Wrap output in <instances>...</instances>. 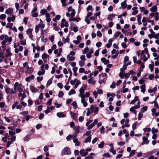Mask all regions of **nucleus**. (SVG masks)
Here are the masks:
<instances>
[{"label": "nucleus", "mask_w": 159, "mask_h": 159, "mask_svg": "<svg viewBox=\"0 0 159 159\" xmlns=\"http://www.w3.org/2000/svg\"><path fill=\"white\" fill-rule=\"evenodd\" d=\"M52 77L49 79L47 82V85H49L52 83Z\"/></svg>", "instance_id": "46"}, {"label": "nucleus", "mask_w": 159, "mask_h": 159, "mask_svg": "<svg viewBox=\"0 0 159 159\" xmlns=\"http://www.w3.org/2000/svg\"><path fill=\"white\" fill-rule=\"evenodd\" d=\"M64 95V93L62 91H59L58 96L59 98H61Z\"/></svg>", "instance_id": "55"}, {"label": "nucleus", "mask_w": 159, "mask_h": 159, "mask_svg": "<svg viewBox=\"0 0 159 159\" xmlns=\"http://www.w3.org/2000/svg\"><path fill=\"white\" fill-rule=\"evenodd\" d=\"M81 102L83 103L84 107H86L87 106L88 104L86 102L85 99L84 98H81Z\"/></svg>", "instance_id": "19"}, {"label": "nucleus", "mask_w": 159, "mask_h": 159, "mask_svg": "<svg viewBox=\"0 0 159 159\" xmlns=\"http://www.w3.org/2000/svg\"><path fill=\"white\" fill-rule=\"evenodd\" d=\"M45 70H43V71L42 70V71H39L38 72V75H43L45 73Z\"/></svg>", "instance_id": "53"}, {"label": "nucleus", "mask_w": 159, "mask_h": 159, "mask_svg": "<svg viewBox=\"0 0 159 159\" xmlns=\"http://www.w3.org/2000/svg\"><path fill=\"white\" fill-rule=\"evenodd\" d=\"M31 134H28L25 137L24 139V141L26 142L28 141L30 139V137L31 136Z\"/></svg>", "instance_id": "27"}, {"label": "nucleus", "mask_w": 159, "mask_h": 159, "mask_svg": "<svg viewBox=\"0 0 159 159\" xmlns=\"http://www.w3.org/2000/svg\"><path fill=\"white\" fill-rule=\"evenodd\" d=\"M28 111H24L20 113V114L21 115H22L24 116H27V115H28Z\"/></svg>", "instance_id": "54"}, {"label": "nucleus", "mask_w": 159, "mask_h": 159, "mask_svg": "<svg viewBox=\"0 0 159 159\" xmlns=\"http://www.w3.org/2000/svg\"><path fill=\"white\" fill-rule=\"evenodd\" d=\"M81 82L80 80H77V82L75 84V86L74 87L75 89H76L78 87V85L81 84Z\"/></svg>", "instance_id": "38"}, {"label": "nucleus", "mask_w": 159, "mask_h": 159, "mask_svg": "<svg viewBox=\"0 0 159 159\" xmlns=\"http://www.w3.org/2000/svg\"><path fill=\"white\" fill-rule=\"evenodd\" d=\"M5 91L7 94L11 95L15 93L12 89L7 86L5 87Z\"/></svg>", "instance_id": "4"}, {"label": "nucleus", "mask_w": 159, "mask_h": 159, "mask_svg": "<svg viewBox=\"0 0 159 159\" xmlns=\"http://www.w3.org/2000/svg\"><path fill=\"white\" fill-rule=\"evenodd\" d=\"M135 151L134 150H132L130 153L129 157H132L135 154Z\"/></svg>", "instance_id": "50"}, {"label": "nucleus", "mask_w": 159, "mask_h": 159, "mask_svg": "<svg viewBox=\"0 0 159 159\" xmlns=\"http://www.w3.org/2000/svg\"><path fill=\"white\" fill-rule=\"evenodd\" d=\"M74 130L75 132V134H77L79 132V128L78 126H75L74 128Z\"/></svg>", "instance_id": "37"}, {"label": "nucleus", "mask_w": 159, "mask_h": 159, "mask_svg": "<svg viewBox=\"0 0 159 159\" xmlns=\"http://www.w3.org/2000/svg\"><path fill=\"white\" fill-rule=\"evenodd\" d=\"M91 139V136L89 135L86 138L84 141V142L85 143H87L88 142H90Z\"/></svg>", "instance_id": "17"}, {"label": "nucleus", "mask_w": 159, "mask_h": 159, "mask_svg": "<svg viewBox=\"0 0 159 159\" xmlns=\"http://www.w3.org/2000/svg\"><path fill=\"white\" fill-rule=\"evenodd\" d=\"M115 93H108L107 94V98H108V97H109L110 96L114 97L115 96Z\"/></svg>", "instance_id": "44"}, {"label": "nucleus", "mask_w": 159, "mask_h": 159, "mask_svg": "<svg viewBox=\"0 0 159 159\" xmlns=\"http://www.w3.org/2000/svg\"><path fill=\"white\" fill-rule=\"evenodd\" d=\"M127 69V66L124 65L122 68L120 69V72H123L124 71Z\"/></svg>", "instance_id": "40"}, {"label": "nucleus", "mask_w": 159, "mask_h": 159, "mask_svg": "<svg viewBox=\"0 0 159 159\" xmlns=\"http://www.w3.org/2000/svg\"><path fill=\"white\" fill-rule=\"evenodd\" d=\"M67 58L70 61H72L75 59V57L73 56L70 57V55H68L67 56Z\"/></svg>", "instance_id": "29"}, {"label": "nucleus", "mask_w": 159, "mask_h": 159, "mask_svg": "<svg viewBox=\"0 0 159 159\" xmlns=\"http://www.w3.org/2000/svg\"><path fill=\"white\" fill-rule=\"evenodd\" d=\"M101 61L105 64L106 65L109 62L108 60H107L105 57H102L101 59Z\"/></svg>", "instance_id": "15"}, {"label": "nucleus", "mask_w": 159, "mask_h": 159, "mask_svg": "<svg viewBox=\"0 0 159 159\" xmlns=\"http://www.w3.org/2000/svg\"><path fill=\"white\" fill-rule=\"evenodd\" d=\"M130 75V73H124V78L125 79H128L129 78Z\"/></svg>", "instance_id": "47"}, {"label": "nucleus", "mask_w": 159, "mask_h": 159, "mask_svg": "<svg viewBox=\"0 0 159 159\" xmlns=\"http://www.w3.org/2000/svg\"><path fill=\"white\" fill-rule=\"evenodd\" d=\"M99 83L100 84L104 83L107 79V74L105 73H102L99 75Z\"/></svg>", "instance_id": "2"}, {"label": "nucleus", "mask_w": 159, "mask_h": 159, "mask_svg": "<svg viewBox=\"0 0 159 159\" xmlns=\"http://www.w3.org/2000/svg\"><path fill=\"white\" fill-rule=\"evenodd\" d=\"M121 34V32L120 31H117L113 35V39H116V38L118 37Z\"/></svg>", "instance_id": "25"}, {"label": "nucleus", "mask_w": 159, "mask_h": 159, "mask_svg": "<svg viewBox=\"0 0 159 159\" xmlns=\"http://www.w3.org/2000/svg\"><path fill=\"white\" fill-rule=\"evenodd\" d=\"M33 30L32 29L29 28L26 31V33L30 39H32L33 37V35L32 34Z\"/></svg>", "instance_id": "6"}, {"label": "nucleus", "mask_w": 159, "mask_h": 159, "mask_svg": "<svg viewBox=\"0 0 159 159\" xmlns=\"http://www.w3.org/2000/svg\"><path fill=\"white\" fill-rule=\"evenodd\" d=\"M94 108V105H91L90 107V108H89L90 111L92 112V113L93 112Z\"/></svg>", "instance_id": "60"}, {"label": "nucleus", "mask_w": 159, "mask_h": 159, "mask_svg": "<svg viewBox=\"0 0 159 159\" xmlns=\"http://www.w3.org/2000/svg\"><path fill=\"white\" fill-rule=\"evenodd\" d=\"M30 90L33 93H36L38 91V90L37 89L34 87V86L30 85Z\"/></svg>", "instance_id": "9"}, {"label": "nucleus", "mask_w": 159, "mask_h": 159, "mask_svg": "<svg viewBox=\"0 0 159 159\" xmlns=\"http://www.w3.org/2000/svg\"><path fill=\"white\" fill-rule=\"evenodd\" d=\"M70 114L71 115V117L73 118L74 120H77V117L75 113L71 111L70 112Z\"/></svg>", "instance_id": "14"}, {"label": "nucleus", "mask_w": 159, "mask_h": 159, "mask_svg": "<svg viewBox=\"0 0 159 159\" xmlns=\"http://www.w3.org/2000/svg\"><path fill=\"white\" fill-rule=\"evenodd\" d=\"M137 9L138 8L137 7H134L132 8V10L133 11L132 12V15H135L138 13L139 11L137 10Z\"/></svg>", "instance_id": "11"}, {"label": "nucleus", "mask_w": 159, "mask_h": 159, "mask_svg": "<svg viewBox=\"0 0 159 159\" xmlns=\"http://www.w3.org/2000/svg\"><path fill=\"white\" fill-rule=\"evenodd\" d=\"M61 153L62 155H70L71 152L70 149L67 147H66L62 150Z\"/></svg>", "instance_id": "3"}, {"label": "nucleus", "mask_w": 159, "mask_h": 159, "mask_svg": "<svg viewBox=\"0 0 159 159\" xmlns=\"http://www.w3.org/2000/svg\"><path fill=\"white\" fill-rule=\"evenodd\" d=\"M6 52L7 54L4 56L6 57H11L12 55V53L10 52V50L9 48H7L6 50Z\"/></svg>", "instance_id": "8"}, {"label": "nucleus", "mask_w": 159, "mask_h": 159, "mask_svg": "<svg viewBox=\"0 0 159 159\" xmlns=\"http://www.w3.org/2000/svg\"><path fill=\"white\" fill-rule=\"evenodd\" d=\"M109 151L111 152L113 155H114L116 153V152L115 150H114V148L113 147H111V148L110 149Z\"/></svg>", "instance_id": "41"}, {"label": "nucleus", "mask_w": 159, "mask_h": 159, "mask_svg": "<svg viewBox=\"0 0 159 159\" xmlns=\"http://www.w3.org/2000/svg\"><path fill=\"white\" fill-rule=\"evenodd\" d=\"M104 145V142L102 141L101 142L100 144H98V147L99 148H102L103 147Z\"/></svg>", "instance_id": "39"}, {"label": "nucleus", "mask_w": 159, "mask_h": 159, "mask_svg": "<svg viewBox=\"0 0 159 159\" xmlns=\"http://www.w3.org/2000/svg\"><path fill=\"white\" fill-rule=\"evenodd\" d=\"M142 21L144 23L143 24V26H146L147 25V23L146 21V18L145 17H143Z\"/></svg>", "instance_id": "28"}, {"label": "nucleus", "mask_w": 159, "mask_h": 159, "mask_svg": "<svg viewBox=\"0 0 159 159\" xmlns=\"http://www.w3.org/2000/svg\"><path fill=\"white\" fill-rule=\"evenodd\" d=\"M47 12V11L46 9H42L40 11V13L41 14L44 15Z\"/></svg>", "instance_id": "62"}, {"label": "nucleus", "mask_w": 159, "mask_h": 159, "mask_svg": "<svg viewBox=\"0 0 159 159\" xmlns=\"http://www.w3.org/2000/svg\"><path fill=\"white\" fill-rule=\"evenodd\" d=\"M90 95V93L89 92H86L85 95L84 94L83 95V96H82V97H81V98H84L85 97L88 98L89 97Z\"/></svg>", "instance_id": "35"}, {"label": "nucleus", "mask_w": 159, "mask_h": 159, "mask_svg": "<svg viewBox=\"0 0 159 159\" xmlns=\"http://www.w3.org/2000/svg\"><path fill=\"white\" fill-rule=\"evenodd\" d=\"M75 10L74 9H73L72 11H71V15H70V16L72 17H74L75 16Z\"/></svg>", "instance_id": "52"}, {"label": "nucleus", "mask_w": 159, "mask_h": 159, "mask_svg": "<svg viewBox=\"0 0 159 159\" xmlns=\"http://www.w3.org/2000/svg\"><path fill=\"white\" fill-rule=\"evenodd\" d=\"M42 59L43 60L44 59L46 58L47 57V54L45 53H43L42 56Z\"/></svg>", "instance_id": "64"}, {"label": "nucleus", "mask_w": 159, "mask_h": 159, "mask_svg": "<svg viewBox=\"0 0 159 159\" xmlns=\"http://www.w3.org/2000/svg\"><path fill=\"white\" fill-rule=\"evenodd\" d=\"M156 109L155 108H152L151 110L152 112V116H154V113L156 112Z\"/></svg>", "instance_id": "56"}, {"label": "nucleus", "mask_w": 159, "mask_h": 159, "mask_svg": "<svg viewBox=\"0 0 159 159\" xmlns=\"http://www.w3.org/2000/svg\"><path fill=\"white\" fill-rule=\"evenodd\" d=\"M89 48L88 47H87L85 48L83 50V51L82 52V53L83 54H85V53H87L88 51H89Z\"/></svg>", "instance_id": "43"}, {"label": "nucleus", "mask_w": 159, "mask_h": 159, "mask_svg": "<svg viewBox=\"0 0 159 159\" xmlns=\"http://www.w3.org/2000/svg\"><path fill=\"white\" fill-rule=\"evenodd\" d=\"M79 64L80 66H83L84 65V61H79Z\"/></svg>", "instance_id": "48"}, {"label": "nucleus", "mask_w": 159, "mask_h": 159, "mask_svg": "<svg viewBox=\"0 0 159 159\" xmlns=\"http://www.w3.org/2000/svg\"><path fill=\"white\" fill-rule=\"evenodd\" d=\"M4 39V40L6 41L7 42H8L9 43H10L12 41L11 37H9L7 35H5Z\"/></svg>", "instance_id": "12"}, {"label": "nucleus", "mask_w": 159, "mask_h": 159, "mask_svg": "<svg viewBox=\"0 0 159 159\" xmlns=\"http://www.w3.org/2000/svg\"><path fill=\"white\" fill-rule=\"evenodd\" d=\"M57 116L59 117H64L66 116L65 114H64L62 112H58L57 114Z\"/></svg>", "instance_id": "24"}, {"label": "nucleus", "mask_w": 159, "mask_h": 159, "mask_svg": "<svg viewBox=\"0 0 159 159\" xmlns=\"http://www.w3.org/2000/svg\"><path fill=\"white\" fill-rule=\"evenodd\" d=\"M137 21L139 25H140L142 24V22L141 21V14H139L137 16Z\"/></svg>", "instance_id": "21"}, {"label": "nucleus", "mask_w": 159, "mask_h": 159, "mask_svg": "<svg viewBox=\"0 0 159 159\" xmlns=\"http://www.w3.org/2000/svg\"><path fill=\"white\" fill-rule=\"evenodd\" d=\"M87 86L84 85L83 86V87H81L80 88V89L79 90L80 94L79 95V96L81 98L82 97V96L84 94V90L86 88Z\"/></svg>", "instance_id": "5"}, {"label": "nucleus", "mask_w": 159, "mask_h": 159, "mask_svg": "<svg viewBox=\"0 0 159 159\" xmlns=\"http://www.w3.org/2000/svg\"><path fill=\"white\" fill-rule=\"evenodd\" d=\"M19 104V102L17 101L15 102L12 106V109L14 110Z\"/></svg>", "instance_id": "31"}, {"label": "nucleus", "mask_w": 159, "mask_h": 159, "mask_svg": "<svg viewBox=\"0 0 159 159\" xmlns=\"http://www.w3.org/2000/svg\"><path fill=\"white\" fill-rule=\"evenodd\" d=\"M147 109H148L147 107L146 106H145L143 107L142 108V109L141 110V111L142 112H145V111H147Z\"/></svg>", "instance_id": "58"}, {"label": "nucleus", "mask_w": 159, "mask_h": 159, "mask_svg": "<svg viewBox=\"0 0 159 159\" xmlns=\"http://www.w3.org/2000/svg\"><path fill=\"white\" fill-rule=\"evenodd\" d=\"M113 40L111 39H110L108 40V43L106 45V47L107 48H110L112 45V43Z\"/></svg>", "instance_id": "22"}, {"label": "nucleus", "mask_w": 159, "mask_h": 159, "mask_svg": "<svg viewBox=\"0 0 159 159\" xmlns=\"http://www.w3.org/2000/svg\"><path fill=\"white\" fill-rule=\"evenodd\" d=\"M115 16L114 14H110L109 15L108 17L107 18V19L110 20H112V17L114 16Z\"/></svg>", "instance_id": "36"}, {"label": "nucleus", "mask_w": 159, "mask_h": 159, "mask_svg": "<svg viewBox=\"0 0 159 159\" xmlns=\"http://www.w3.org/2000/svg\"><path fill=\"white\" fill-rule=\"evenodd\" d=\"M32 13V16L33 17H37L38 16V14L37 12H33L31 13Z\"/></svg>", "instance_id": "61"}, {"label": "nucleus", "mask_w": 159, "mask_h": 159, "mask_svg": "<svg viewBox=\"0 0 159 159\" xmlns=\"http://www.w3.org/2000/svg\"><path fill=\"white\" fill-rule=\"evenodd\" d=\"M76 93L75 90L73 89H71L70 91L68 93V94L69 95H71L72 94H75Z\"/></svg>", "instance_id": "34"}, {"label": "nucleus", "mask_w": 159, "mask_h": 159, "mask_svg": "<svg viewBox=\"0 0 159 159\" xmlns=\"http://www.w3.org/2000/svg\"><path fill=\"white\" fill-rule=\"evenodd\" d=\"M13 25V24L12 23H7V25L6 26V28H9L10 29H12V27Z\"/></svg>", "instance_id": "32"}, {"label": "nucleus", "mask_w": 159, "mask_h": 159, "mask_svg": "<svg viewBox=\"0 0 159 159\" xmlns=\"http://www.w3.org/2000/svg\"><path fill=\"white\" fill-rule=\"evenodd\" d=\"M73 142L75 143V146H79L80 145V142L78 141L77 138L75 139L73 141Z\"/></svg>", "instance_id": "18"}, {"label": "nucleus", "mask_w": 159, "mask_h": 159, "mask_svg": "<svg viewBox=\"0 0 159 159\" xmlns=\"http://www.w3.org/2000/svg\"><path fill=\"white\" fill-rule=\"evenodd\" d=\"M149 57L150 55L147 48H145L144 50L142 51L140 57V60H142L144 62H145Z\"/></svg>", "instance_id": "1"}, {"label": "nucleus", "mask_w": 159, "mask_h": 159, "mask_svg": "<svg viewBox=\"0 0 159 159\" xmlns=\"http://www.w3.org/2000/svg\"><path fill=\"white\" fill-rule=\"evenodd\" d=\"M158 132V129H156L155 128L153 127L152 129V132L153 134H154V133H157Z\"/></svg>", "instance_id": "49"}, {"label": "nucleus", "mask_w": 159, "mask_h": 159, "mask_svg": "<svg viewBox=\"0 0 159 159\" xmlns=\"http://www.w3.org/2000/svg\"><path fill=\"white\" fill-rule=\"evenodd\" d=\"M46 17V20L48 22H49L51 20V19L50 18V14L48 13H46L45 14Z\"/></svg>", "instance_id": "20"}, {"label": "nucleus", "mask_w": 159, "mask_h": 159, "mask_svg": "<svg viewBox=\"0 0 159 159\" xmlns=\"http://www.w3.org/2000/svg\"><path fill=\"white\" fill-rule=\"evenodd\" d=\"M11 10L10 8H8L5 11V13L7 14H9L11 13Z\"/></svg>", "instance_id": "51"}, {"label": "nucleus", "mask_w": 159, "mask_h": 159, "mask_svg": "<svg viewBox=\"0 0 159 159\" xmlns=\"http://www.w3.org/2000/svg\"><path fill=\"white\" fill-rule=\"evenodd\" d=\"M34 75H32L31 76L27 77L26 78L25 80L27 82H29L30 80H33L34 79Z\"/></svg>", "instance_id": "13"}, {"label": "nucleus", "mask_w": 159, "mask_h": 159, "mask_svg": "<svg viewBox=\"0 0 159 159\" xmlns=\"http://www.w3.org/2000/svg\"><path fill=\"white\" fill-rule=\"evenodd\" d=\"M143 141L142 143V145H143L145 143L148 144L149 143V140H148V138L145 136H143Z\"/></svg>", "instance_id": "10"}, {"label": "nucleus", "mask_w": 159, "mask_h": 159, "mask_svg": "<svg viewBox=\"0 0 159 159\" xmlns=\"http://www.w3.org/2000/svg\"><path fill=\"white\" fill-rule=\"evenodd\" d=\"M44 33H41V40L42 42L45 43L47 41V39H45L44 41Z\"/></svg>", "instance_id": "42"}, {"label": "nucleus", "mask_w": 159, "mask_h": 159, "mask_svg": "<svg viewBox=\"0 0 159 159\" xmlns=\"http://www.w3.org/2000/svg\"><path fill=\"white\" fill-rule=\"evenodd\" d=\"M148 66L149 68L150 69L151 71H153L154 66V65L152 64H149Z\"/></svg>", "instance_id": "59"}, {"label": "nucleus", "mask_w": 159, "mask_h": 159, "mask_svg": "<svg viewBox=\"0 0 159 159\" xmlns=\"http://www.w3.org/2000/svg\"><path fill=\"white\" fill-rule=\"evenodd\" d=\"M97 35L98 36L101 37L102 35V34L100 31H98L97 33Z\"/></svg>", "instance_id": "63"}, {"label": "nucleus", "mask_w": 159, "mask_h": 159, "mask_svg": "<svg viewBox=\"0 0 159 159\" xmlns=\"http://www.w3.org/2000/svg\"><path fill=\"white\" fill-rule=\"evenodd\" d=\"M143 114L141 112H139L138 114V120H140L141 118L143 117Z\"/></svg>", "instance_id": "57"}, {"label": "nucleus", "mask_w": 159, "mask_h": 159, "mask_svg": "<svg viewBox=\"0 0 159 159\" xmlns=\"http://www.w3.org/2000/svg\"><path fill=\"white\" fill-rule=\"evenodd\" d=\"M157 10V7L156 6H153L150 9V10L151 11L155 12Z\"/></svg>", "instance_id": "30"}, {"label": "nucleus", "mask_w": 159, "mask_h": 159, "mask_svg": "<svg viewBox=\"0 0 159 159\" xmlns=\"http://www.w3.org/2000/svg\"><path fill=\"white\" fill-rule=\"evenodd\" d=\"M97 119H96L94 120L93 123L90 124L89 126H88L87 128L89 130L91 129L95 125L97 124Z\"/></svg>", "instance_id": "7"}, {"label": "nucleus", "mask_w": 159, "mask_h": 159, "mask_svg": "<svg viewBox=\"0 0 159 159\" xmlns=\"http://www.w3.org/2000/svg\"><path fill=\"white\" fill-rule=\"evenodd\" d=\"M145 84L142 85L140 87V89H141V92L142 93H144L145 91Z\"/></svg>", "instance_id": "26"}, {"label": "nucleus", "mask_w": 159, "mask_h": 159, "mask_svg": "<svg viewBox=\"0 0 159 159\" xmlns=\"http://www.w3.org/2000/svg\"><path fill=\"white\" fill-rule=\"evenodd\" d=\"M126 1L125 0L123 2H122L121 3V7L124 9H125L127 6V5L126 3Z\"/></svg>", "instance_id": "23"}, {"label": "nucleus", "mask_w": 159, "mask_h": 159, "mask_svg": "<svg viewBox=\"0 0 159 159\" xmlns=\"http://www.w3.org/2000/svg\"><path fill=\"white\" fill-rule=\"evenodd\" d=\"M33 71V70L31 68L27 67L26 68V70L25 71V72L27 74H31Z\"/></svg>", "instance_id": "16"}, {"label": "nucleus", "mask_w": 159, "mask_h": 159, "mask_svg": "<svg viewBox=\"0 0 159 159\" xmlns=\"http://www.w3.org/2000/svg\"><path fill=\"white\" fill-rule=\"evenodd\" d=\"M88 82L89 84H94L96 83V82L94 80V81H93V79H92V78H90V79L88 80Z\"/></svg>", "instance_id": "33"}, {"label": "nucleus", "mask_w": 159, "mask_h": 159, "mask_svg": "<svg viewBox=\"0 0 159 159\" xmlns=\"http://www.w3.org/2000/svg\"><path fill=\"white\" fill-rule=\"evenodd\" d=\"M6 16L4 14H1L0 15V20H4L5 19Z\"/></svg>", "instance_id": "45"}]
</instances>
